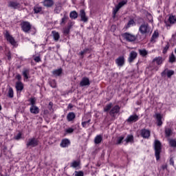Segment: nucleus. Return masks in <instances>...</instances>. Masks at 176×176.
<instances>
[{
	"label": "nucleus",
	"mask_w": 176,
	"mask_h": 176,
	"mask_svg": "<svg viewBox=\"0 0 176 176\" xmlns=\"http://www.w3.org/2000/svg\"><path fill=\"white\" fill-rule=\"evenodd\" d=\"M69 31H71V29H69V28L66 27L63 29V34H65V35H68V34H69Z\"/></svg>",
	"instance_id": "nucleus-48"
},
{
	"label": "nucleus",
	"mask_w": 176,
	"mask_h": 176,
	"mask_svg": "<svg viewBox=\"0 0 176 176\" xmlns=\"http://www.w3.org/2000/svg\"><path fill=\"white\" fill-rule=\"evenodd\" d=\"M90 50H91V49H89V48H85L83 50V51L85 52V54L87 53V52H90Z\"/></svg>",
	"instance_id": "nucleus-58"
},
{
	"label": "nucleus",
	"mask_w": 176,
	"mask_h": 176,
	"mask_svg": "<svg viewBox=\"0 0 176 176\" xmlns=\"http://www.w3.org/2000/svg\"><path fill=\"white\" fill-rule=\"evenodd\" d=\"M102 141V135H98L94 138V142L96 145H98V144H101V142Z\"/></svg>",
	"instance_id": "nucleus-27"
},
{
	"label": "nucleus",
	"mask_w": 176,
	"mask_h": 176,
	"mask_svg": "<svg viewBox=\"0 0 176 176\" xmlns=\"http://www.w3.org/2000/svg\"><path fill=\"white\" fill-rule=\"evenodd\" d=\"M138 55V54H137L136 52L131 51V53L129 54V57L128 58L129 63H133V61H134V60L137 58Z\"/></svg>",
	"instance_id": "nucleus-15"
},
{
	"label": "nucleus",
	"mask_w": 176,
	"mask_h": 176,
	"mask_svg": "<svg viewBox=\"0 0 176 176\" xmlns=\"http://www.w3.org/2000/svg\"><path fill=\"white\" fill-rule=\"evenodd\" d=\"M170 166H174V159H173V157H171L170 159Z\"/></svg>",
	"instance_id": "nucleus-56"
},
{
	"label": "nucleus",
	"mask_w": 176,
	"mask_h": 176,
	"mask_svg": "<svg viewBox=\"0 0 176 176\" xmlns=\"http://www.w3.org/2000/svg\"><path fill=\"white\" fill-rule=\"evenodd\" d=\"M2 50V46H0V52Z\"/></svg>",
	"instance_id": "nucleus-62"
},
{
	"label": "nucleus",
	"mask_w": 176,
	"mask_h": 176,
	"mask_svg": "<svg viewBox=\"0 0 176 176\" xmlns=\"http://www.w3.org/2000/svg\"><path fill=\"white\" fill-rule=\"evenodd\" d=\"M154 149L156 160H159L160 159V153H162V143L160 142V141L157 140H155Z\"/></svg>",
	"instance_id": "nucleus-2"
},
{
	"label": "nucleus",
	"mask_w": 176,
	"mask_h": 176,
	"mask_svg": "<svg viewBox=\"0 0 176 176\" xmlns=\"http://www.w3.org/2000/svg\"><path fill=\"white\" fill-rule=\"evenodd\" d=\"M154 118H155V119L157 120V126H162V124H163V122L162 121V119L163 118V116H162V114L155 113V116H154Z\"/></svg>",
	"instance_id": "nucleus-20"
},
{
	"label": "nucleus",
	"mask_w": 176,
	"mask_h": 176,
	"mask_svg": "<svg viewBox=\"0 0 176 176\" xmlns=\"http://www.w3.org/2000/svg\"><path fill=\"white\" fill-rule=\"evenodd\" d=\"M34 13L38 14V13H41V12H42V7L39 6H35L34 7L33 9Z\"/></svg>",
	"instance_id": "nucleus-34"
},
{
	"label": "nucleus",
	"mask_w": 176,
	"mask_h": 176,
	"mask_svg": "<svg viewBox=\"0 0 176 176\" xmlns=\"http://www.w3.org/2000/svg\"><path fill=\"white\" fill-rule=\"evenodd\" d=\"M68 108L71 109L72 108H74V105H72V104H69Z\"/></svg>",
	"instance_id": "nucleus-59"
},
{
	"label": "nucleus",
	"mask_w": 176,
	"mask_h": 176,
	"mask_svg": "<svg viewBox=\"0 0 176 176\" xmlns=\"http://www.w3.org/2000/svg\"><path fill=\"white\" fill-rule=\"evenodd\" d=\"M126 4H127V0H123V1H120L117 6H115V8L113 10V19H115V17H116V13H118V12H119L120 8H123V6H124V5H126Z\"/></svg>",
	"instance_id": "nucleus-3"
},
{
	"label": "nucleus",
	"mask_w": 176,
	"mask_h": 176,
	"mask_svg": "<svg viewBox=\"0 0 176 176\" xmlns=\"http://www.w3.org/2000/svg\"><path fill=\"white\" fill-rule=\"evenodd\" d=\"M87 122V124H89V123H90V122H91V120H88L87 121H85Z\"/></svg>",
	"instance_id": "nucleus-60"
},
{
	"label": "nucleus",
	"mask_w": 176,
	"mask_h": 176,
	"mask_svg": "<svg viewBox=\"0 0 176 176\" xmlns=\"http://www.w3.org/2000/svg\"><path fill=\"white\" fill-rule=\"evenodd\" d=\"M139 53L140 56H142L143 57L146 56V54H148V52H146L145 50H139Z\"/></svg>",
	"instance_id": "nucleus-46"
},
{
	"label": "nucleus",
	"mask_w": 176,
	"mask_h": 176,
	"mask_svg": "<svg viewBox=\"0 0 176 176\" xmlns=\"http://www.w3.org/2000/svg\"><path fill=\"white\" fill-rule=\"evenodd\" d=\"M112 108V103H109V104H107L106 107L104 108V112H108V111H110Z\"/></svg>",
	"instance_id": "nucleus-39"
},
{
	"label": "nucleus",
	"mask_w": 176,
	"mask_h": 176,
	"mask_svg": "<svg viewBox=\"0 0 176 176\" xmlns=\"http://www.w3.org/2000/svg\"><path fill=\"white\" fill-rule=\"evenodd\" d=\"M49 105H50V107H51V108H52V106L53 105V102H50V104H49Z\"/></svg>",
	"instance_id": "nucleus-61"
},
{
	"label": "nucleus",
	"mask_w": 176,
	"mask_h": 176,
	"mask_svg": "<svg viewBox=\"0 0 176 176\" xmlns=\"http://www.w3.org/2000/svg\"><path fill=\"white\" fill-rule=\"evenodd\" d=\"M7 57H8V60H12V54L10 53V52H9L8 54H7Z\"/></svg>",
	"instance_id": "nucleus-54"
},
{
	"label": "nucleus",
	"mask_w": 176,
	"mask_h": 176,
	"mask_svg": "<svg viewBox=\"0 0 176 176\" xmlns=\"http://www.w3.org/2000/svg\"><path fill=\"white\" fill-rule=\"evenodd\" d=\"M159 38V32L155 30L152 36H151V42L152 43H155V42H156V39H157Z\"/></svg>",
	"instance_id": "nucleus-23"
},
{
	"label": "nucleus",
	"mask_w": 176,
	"mask_h": 176,
	"mask_svg": "<svg viewBox=\"0 0 176 176\" xmlns=\"http://www.w3.org/2000/svg\"><path fill=\"white\" fill-rule=\"evenodd\" d=\"M78 166H79V162H78L76 161H74L72 164V167H74V168H76V167H78Z\"/></svg>",
	"instance_id": "nucleus-49"
},
{
	"label": "nucleus",
	"mask_w": 176,
	"mask_h": 176,
	"mask_svg": "<svg viewBox=\"0 0 176 176\" xmlns=\"http://www.w3.org/2000/svg\"><path fill=\"white\" fill-rule=\"evenodd\" d=\"M8 7L16 10L21 8V4L16 0H12L8 2Z\"/></svg>",
	"instance_id": "nucleus-4"
},
{
	"label": "nucleus",
	"mask_w": 176,
	"mask_h": 176,
	"mask_svg": "<svg viewBox=\"0 0 176 176\" xmlns=\"http://www.w3.org/2000/svg\"><path fill=\"white\" fill-rule=\"evenodd\" d=\"M69 19V17L68 16V15L67 14H64L63 18L60 19V25H65Z\"/></svg>",
	"instance_id": "nucleus-24"
},
{
	"label": "nucleus",
	"mask_w": 176,
	"mask_h": 176,
	"mask_svg": "<svg viewBox=\"0 0 176 176\" xmlns=\"http://www.w3.org/2000/svg\"><path fill=\"white\" fill-rule=\"evenodd\" d=\"M15 87L17 93H20L24 89V85L23 84V82H21V81H18L16 82Z\"/></svg>",
	"instance_id": "nucleus-16"
},
{
	"label": "nucleus",
	"mask_w": 176,
	"mask_h": 176,
	"mask_svg": "<svg viewBox=\"0 0 176 176\" xmlns=\"http://www.w3.org/2000/svg\"><path fill=\"white\" fill-rule=\"evenodd\" d=\"M82 127H86L87 126H89V124H87L86 121H84L81 123Z\"/></svg>",
	"instance_id": "nucleus-52"
},
{
	"label": "nucleus",
	"mask_w": 176,
	"mask_h": 176,
	"mask_svg": "<svg viewBox=\"0 0 176 176\" xmlns=\"http://www.w3.org/2000/svg\"><path fill=\"white\" fill-rule=\"evenodd\" d=\"M30 111L31 113H33L34 115H38V113H39V108H38V107L36 106H31Z\"/></svg>",
	"instance_id": "nucleus-25"
},
{
	"label": "nucleus",
	"mask_w": 176,
	"mask_h": 176,
	"mask_svg": "<svg viewBox=\"0 0 176 176\" xmlns=\"http://www.w3.org/2000/svg\"><path fill=\"white\" fill-rule=\"evenodd\" d=\"M135 22H134V19H131V20H129V22H128V23H127V25H126V28H130V27L131 26V25H134V23H135Z\"/></svg>",
	"instance_id": "nucleus-40"
},
{
	"label": "nucleus",
	"mask_w": 176,
	"mask_h": 176,
	"mask_svg": "<svg viewBox=\"0 0 176 176\" xmlns=\"http://www.w3.org/2000/svg\"><path fill=\"white\" fill-rule=\"evenodd\" d=\"M152 28L149 26L148 23H144L140 25L139 27V32L142 35L143 39H145L148 36V35H151L153 32Z\"/></svg>",
	"instance_id": "nucleus-1"
},
{
	"label": "nucleus",
	"mask_w": 176,
	"mask_h": 176,
	"mask_svg": "<svg viewBox=\"0 0 176 176\" xmlns=\"http://www.w3.org/2000/svg\"><path fill=\"white\" fill-rule=\"evenodd\" d=\"M86 54V53L85 52L84 50L81 51L80 53H79V55L81 56V58H83V55Z\"/></svg>",
	"instance_id": "nucleus-55"
},
{
	"label": "nucleus",
	"mask_w": 176,
	"mask_h": 176,
	"mask_svg": "<svg viewBox=\"0 0 176 176\" xmlns=\"http://www.w3.org/2000/svg\"><path fill=\"white\" fill-rule=\"evenodd\" d=\"M74 24H75V23H74V22L72 21H69L68 22V23H67V28L71 30V28H72V27H74Z\"/></svg>",
	"instance_id": "nucleus-47"
},
{
	"label": "nucleus",
	"mask_w": 176,
	"mask_h": 176,
	"mask_svg": "<svg viewBox=\"0 0 176 176\" xmlns=\"http://www.w3.org/2000/svg\"><path fill=\"white\" fill-rule=\"evenodd\" d=\"M175 61H176L175 55H174V53H172L168 57V62L173 64V63H175Z\"/></svg>",
	"instance_id": "nucleus-31"
},
{
	"label": "nucleus",
	"mask_w": 176,
	"mask_h": 176,
	"mask_svg": "<svg viewBox=\"0 0 176 176\" xmlns=\"http://www.w3.org/2000/svg\"><path fill=\"white\" fill-rule=\"evenodd\" d=\"M22 75L24 76L25 79H28L30 77V70L28 69H24L22 73Z\"/></svg>",
	"instance_id": "nucleus-32"
},
{
	"label": "nucleus",
	"mask_w": 176,
	"mask_h": 176,
	"mask_svg": "<svg viewBox=\"0 0 176 176\" xmlns=\"http://www.w3.org/2000/svg\"><path fill=\"white\" fill-rule=\"evenodd\" d=\"M140 135L143 138H149L151 137V131L144 129L140 131Z\"/></svg>",
	"instance_id": "nucleus-14"
},
{
	"label": "nucleus",
	"mask_w": 176,
	"mask_h": 176,
	"mask_svg": "<svg viewBox=\"0 0 176 176\" xmlns=\"http://www.w3.org/2000/svg\"><path fill=\"white\" fill-rule=\"evenodd\" d=\"M175 54H176V48H175Z\"/></svg>",
	"instance_id": "nucleus-63"
},
{
	"label": "nucleus",
	"mask_w": 176,
	"mask_h": 176,
	"mask_svg": "<svg viewBox=\"0 0 176 176\" xmlns=\"http://www.w3.org/2000/svg\"><path fill=\"white\" fill-rule=\"evenodd\" d=\"M6 39L12 45V46H16V40H14V38L10 35L9 32H6L5 34Z\"/></svg>",
	"instance_id": "nucleus-9"
},
{
	"label": "nucleus",
	"mask_w": 176,
	"mask_h": 176,
	"mask_svg": "<svg viewBox=\"0 0 176 176\" xmlns=\"http://www.w3.org/2000/svg\"><path fill=\"white\" fill-rule=\"evenodd\" d=\"M69 17L73 20H76V19H78V12L76 11H72L69 14Z\"/></svg>",
	"instance_id": "nucleus-30"
},
{
	"label": "nucleus",
	"mask_w": 176,
	"mask_h": 176,
	"mask_svg": "<svg viewBox=\"0 0 176 176\" xmlns=\"http://www.w3.org/2000/svg\"><path fill=\"white\" fill-rule=\"evenodd\" d=\"M119 111H120V107L119 105H116L111 109L109 113L111 116H115V113H119Z\"/></svg>",
	"instance_id": "nucleus-19"
},
{
	"label": "nucleus",
	"mask_w": 176,
	"mask_h": 176,
	"mask_svg": "<svg viewBox=\"0 0 176 176\" xmlns=\"http://www.w3.org/2000/svg\"><path fill=\"white\" fill-rule=\"evenodd\" d=\"M123 140H124V136H120L119 138H118L117 140V145H120V144H122V142H123Z\"/></svg>",
	"instance_id": "nucleus-44"
},
{
	"label": "nucleus",
	"mask_w": 176,
	"mask_h": 176,
	"mask_svg": "<svg viewBox=\"0 0 176 176\" xmlns=\"http://www.w3.org/2000/svg\"><path fill=\"white\" fill-rule=\"evenodd\" d=\"M125 141L126 144H128V142H133L134 141V137L133 136V135H129L125 139Z\"/></svg>",
	"instance_id": "nucleus-35"
},
{
	"label": "nucleus",
	"mask_w": 176,
	"mask_h": 176,
	"mask_svg": "<svg viewBox=\"0 0 176 176\" xmlns=\"http://www.w3.org/2000/svg\"><path fill=\"white\" fill-rule=\"evenodd\" d=\"M140 119V117L137 114L131 115L126 120L127 123H135Z\"/></svg>",
	"instance_id": "nucleus-11"
},
{
	"label": "nucleus",
	"mask_w": 176,
	"mask_h": 176,
	"mask_svg": "<svg viewBox=\"0 0 176 176\" xmlns=\"http://www.w3.org/2000/svg\"><path fill=\"white\" fill-rule=\"evenodd\" d=\"M80 87H85V86H90V80L87 77H83L80 82Z\"/></svg>",
	"instance_id": "nucleus-13"
},
{
	"label": "nucleus",
	"mask_w": 176,
	"mask_h": 176,
	"mask_svg": "<svg viewBox=\"0 0 176 176\" xmlns=\"http://www.w3.org/2000/svg\"><path fill=\"white\" fill-rule=\"evenodd\" d=\"M85 174L83 173L82 171H76L75 172V176H83Z\"/></svg>",
	"instance_id": "nucleus-50"
},
{
	"label": "nucleus",
	"mask_w": 176,
	"mask_h": 176,
	"mask_svg": "<svg viewBox=\"0 0 176 176\" xmlns=\"http://www.w3.org/2000/svg\"><path fill=\"white\" fill-rule=\"evenodd\" d=\"M8 96V97L10 98H13V97H14V92H13V88L12 87H10L9 88Z\"/></svg>",
	"instance_id": "nucleus-37"
},
{
	"label": "nucleus",
	"mask_w": 176,
	"mask_h": 176,
	"mask_svg": "<svg viewBox=\"0 0 176 176\" xmlns=\"http://www.w3.org/2000/svg\"><path fill=\"white\" fill-rule=\"evenodd\" d=\"M163 61H164V58L162 56L155 57L153 60V63H156L157 65H162V64H163Z\"/></svg>",
	"instance_id": "nucleus-22"
},
{
	"label": "nucleus",
	"mask_w": 176,
	"mask_h": 176,
	"mask_svg": "<svg viewBox=\"0 0 176 176\" xmlns=\"http://www.w3.org/2000/svg\"><path fill=\"white\" fill-rule=\"evenodd\" d=\"M166 25L167 28H169L171 27V25H173V24H175L176 23V18L175 16H170L168 21H164Z\"/></svg>",
	"instance_id": "nucleus-8"
},
{
	"label": "nucleus",
	"mask_w": 176,
	"mask_h": 176,
	"mask_svg": "<svg viewBox=\"0 0 176 176\" xmlns=\"http://www.w3.org/2000/svg\"><path fill=\"white\" fill-rule=\"evenodd\" d=\"M169 144L170 145V146L173 147V148H176V141L174 139L170 140H169Z\"/></svg>",
	"instance_id": "nucleus-45"
},
{
	"label": "nucleus",
	"mask_w": 176,
	"mask_h": 176,
	"mask_svg": "<svg viewBox=\"0 0 176 176\" xmlns=\"http://www.w3.org/2000/svg\"><path fill=\"white\" fill-rule=\"evenodd\" d=\"M167 76V78H171L173 75H174V70H170L168 68L165 69L162 73L161 76Z\"/></svg>",
	"instance_id": "nucleus-10"
},
{
	"label": "nucleus",
	"mask_w": 176,
	"mask_h": 176,
	"mask_svg": "<svg viewBox=\"0 0 176 176\" xmlns=\"http://www.w3.org/2000/svg\"><path fill=\"white\" fill-rule=\"evenodd\" d=\"M80 21H83V23H87L89 21V18L86 16V12L85 10H80Z\"/></svg>",
	"instance_id": "nucleus-12"
},
{
	"label": "nucleus",
	"mask_w": 176,
	"mask_h": 176,
	"mask_svg": "<svg viewBox=\"0 0 176 176\" xmlns=\"http://www.w3.org/2000/svg\"><path fill=\"white\" fill-rule=\"evenodd\" d=\"M0 63H2V60H0Z\"/></svg>",
	"instance_id": "nucleus-64"
},
{
	"label": "nucleus",
	"mask_w": 176,
	"mask_h": 176,
	"mask_svg": "<svg viewBox=\"0 0 176 176\" xmlns=\"http://www.w3.org/2000/svg\"><path fill=\"white\" fill-rule=\"evenodd\" d=\"M52 35L54 41L57 42L60 39V34L56 31H52Z\"/></svg>",
	"instance_id": "nucleus-33"
},
{
	"label": "nucleus",
	"mask_w": 176,
	"mask_h": 176,
	"mask_svg": "<svg viewBox=\"0 0 176 176\" xmlns=\"http://www.w3.org/2000/svg\"><path fill=\"white\" fill-rule=\"evenodd\" d=\"M75 131V126H72V128H68L65 130L66 134H72Z\"/></svg>",
	"instance_id": "nucleus-36"
},
{
	"label": "nucleus",
	"mask_w": 176,
	"mask_h": 176,
	"mask_svg": "<svg viewBox=\"0 0 176 176\" xmlns=\"http://www.w3.org/2000/svg\"><path fill=\"white\" fill-rule=\"evenodd\" d=\"M116 64H117L118 67H123V65H124V56H120L116 59Z\"/></svg>",
	"instance_id": "nucleus-18"
},
{
	"label": "nucleus",
	"mask_w": 176,
	"mask_h": 176,
	"mask_svg": "<svg viewBox=\"0 0 176 176\" xmlns=\"http://www.w3.org/2000/svg\"><path fill=\"white\" fill-rule=\"evenodd\" d=\"M173 135V129L170 128H165V137L168 138Z\"/></svg>",
	"instance_id": "nucleus-28"
},
{
	"label": "nucleus",
	"mask_w": 176,
	"mask_h": 176,
	"mask_svg": "<svg viewBox=\"0 0 176 176\" xmlns=\"http://www.w3.org/2000/svg\"><path fill=\"white\" fill-rule=\"evenodd\" d=\"M69 145H71V141H69V139L62 140V141L60 144V146H61V148H67V147L69 146Z\"/></svg>",
	"instance_id": "nucleus-17"
},
{
	"label": "nucleus",
	"mask_w": 176,
	"mask_h": 176,
	"mask_svg": "<svg viewBox=\"0 0 176 176\" xmlns=\"http://www.w3.org/2000/svg\"><path fill=\"white\" fill-rule=\"evenodd\" d=\"M34 61L36 63H41V56H36L34 58Z\"/></svg>",
	"instance_id": "nucleus-51"
},
{
	"label": "nucleus",
	"mask_w": 176,
	"mask_h": 176,
	"mask_svg": "<svg viewBox=\"0 0 176 176\" xmlns=\"http://www.w3.org/2000/svg\"><path fill=\"white\" fill-rule=\"evenodd\" d=\"M168 49H170V44L167 43L166 45L163 49V51H162L163 54H166Z\"/></svg>",
	"instance_id": "nucleus-41"
},
{
	"label": "nucleus",
	"mask_w": 176,
	"mask_h": 176,
	"mask_svg": "<svg viewBox=\"0 0 176 176\" xmlns=\"http://www.w3.org/2000/svg\"><path fill=\"white\" fill-rule=\"evenodd\" d=\"M21 138V133H18L16 136H15V140H20Z\"/></svg>",
	"instance_id": "nucleus-53"
},
{
	"label": "nucleus",
	"mask_w": 176,
	"mask_h": 176,
	"mask_svg": "<svg viewBox=\"0 0 176 176\" xmlns=\"http://www.w3.org/2000/svg\"><path fill=\"white\" fill-rule=\"evenodd\" d=\"M39 144V140L35 138H32L28 139V142H26V146L27 148H30V146H32V148H35V146H38Z\"/></svg>",
	"instance_id": "nucleus-5"
},
{
	"label": "nucleus",
	"mask_w": 176,
	"mask_h": 176,
	"mask_svg": "<svg viewBox=\"0 0 176 176\" xmlns=\"http://www.w3.org/2000/svg\"><path fill=\"white\" fill-rule=\"evenodd\" d=\"M61 9H63L61 6H56V7L54 9V12L56 13V14H58V13L61 12Z\"/></svg>",
	"instance_id": "nucleus-43"
},
{
	"label": "nucleus",
	"mask_w": 176,
	"mask_h": 176,
	"mask_svg": "<svg viewBox=\"0 0 176 176\" xmlns=\"http://www.w3.org/2000/svg\"><path fill=\"white\" fill-rule=\"evenodd\" d=\"M21 27L22 28V31L23 32H29L30 30H31V24L30 22L28 21H23L21 23Z\"/></svg>",
	"instance_id": "nucleus-7"
},
{
	"label": "nucleus",
	"mask_w": 176,
	"mask_h": 176,
	"mask_svg": "<svg viewBox=\"0 0 176 176\" xmlns=\"http://www.w3.org/2000/svg\"><path fill=\"white\" fill-rule=\"evenodd\" d=\"M53 75H54V76H60V75H61V74H63V69H55L52 72Z\"/></svg>",
	"instance_id": "nucleus-29"
},
{
	"label": "nucleus",
	"mask_w": 176,
	"mask_h": 176,
	"mask_svg": "<svg viewBox=\"0 0 176 176\" xmlns=\"http://www.w3.org/2000/svg\"><path fill=\"white\" fill-rule=\"evenodd\" d=\"M16 79H17L18 80H21V75L17 74L16 76Z\"/></svg>",
	"instance_id": "nucleus-57"
},
{
	"label": "nucleus",
	"mask_w": 176,
	"mask_h": 176,
	"mask_svg": "<svg viewBox=\"0 0 176 176\" xmlns=\"http://www.w3.org/2000/svg\"><path fill=\"white\" fill-rule=\"evenodd\" d=\"M75 118H76V115H75V113L69 112L67 116V120L68 122H72V120H74Z\"/></svg>",
	"instance_id": "nucleus-26"
},
{
	"label": "nucleus",
	"mask_w": 176,
	"mask_h": 176,
	"mask_svg": "<svg viewBox=\"0 0 176 176\" xmlns=\"http://www.w3.org/2000/svg\"><path fill=\"white\" fill-rule=\"evenodd\" d=\"M29 101L30 102L31 107H35V104L36 102V99H35L34 98H32L29 100Z\"/></svg>",
	"instance_id": "nucleus-42"
},
{
	"label": "nucleus",
	"mask_w": 176,
	"mask_h": 176,
	"mask_svg": "<svg viewBox=\"0 0 176 176\" xmlns=\"http://www.w3.org/2000/svg\"><path fill=\"white\" fill-rule=\"evenodd\" d=\"M122 37L124 39H126L127 42H135L137 39V36L129 32L124 33Z\"/></svg>",
	"instance_id": "nucleus-6"
},
{
	"label": "nucleus",
	"mask_w": 176,
	"mask_h": 176,
	"mask_svg": "<svg viewBox=\"0 0 176 176\" xmlns=\"http://www.w3.org/2000/svg\"><path fill=\"white\" fill-rule=\"evenodd\" d=\"M51 87H53L54 89L57 87V84L56 83V80H51L49 82Z\"/></svg>",
	"instance_id": "nucleus-38"
},
{
	"label": "nucleus",
	"mask_w": 176,
	"mask_h": 176,
	"mask_svg": "<svg viewBox=\"0 0 176 176\" xmlns=\"http://www.w3.org/2000/svg\"><path fill=\"white\" fill-rule=\"evenodd\" d=\"M43 5L45 8H52L54 5V1L53 0H44Z\"/></svg>",
	"instance_id": "nucleus-21"
}]
</instances>
